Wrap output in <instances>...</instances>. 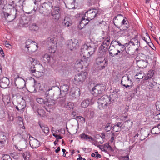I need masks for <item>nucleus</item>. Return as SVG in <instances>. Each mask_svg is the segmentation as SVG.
Returning a JSON list of instances; mask_svg holds the SVG:
<instances>
[{"instance_id":"1","label":"nucleus","mask_w":160,"mask_h":160,"mask_svg":"<svg viewBox=\"0 0 160 160\" xmlns=\"http://www.w3.org/2000/svg\"><path fill=\"white\" fill-rule=\"evenodd\" d=\"M124 17L121 14H119L116 16L114 18V24L116 27L120 30V32L122 30L121 28L123 30H127L129 27V23L127 19Z\"/></svg>"},{"instance_id":"2","label":"nucleus","mask_w":160,"mask_h":160,"mask_svg":"<svg viewBox=\"0 0 160 160\" xmlns=\"http://www.w3.org/2000/svg\"><path fill=\"white\" fill-rule=\"evenodd\" d=\"M113 95H115V96H117V94H114L110 95L109 97L107 95H104L99 98L97 100L99 108L100 110L103 109L108 104H110L111 101H114V99L112 98Z\"/></svg>"},{"instance_id":"3","label":"nucleus","mask_w":160,"mask_h":160,"mask_svg":"<svg viewBox=\"0 0 160 160\" xmlns=\"http://www.w3.org/2000/svg\"><path fill=\"white\" fill-rule=\"evenodd\" d=\"M4 8H3V13L4 17L8 22H11L14 20L18 15V12L17 9L13 8L10 10V12H8V10L7 11L4 10Z\"/></svg>"},{"instance_id":"4","label":"nucleus","mask_w":160,"mask_h":160,"mask_svg":"<svg viewBox=\"0 0 160 160\" xmlns=\"http://www.w3.org/2000/svg\"><path fill=\"white\" fill-rule=\"evenodd\" d=\"M88 47L86 45H84L81 48V55L82 57V59L86 60V63L84 65L85 67H87L90 62L89 57L91 55L87 49Z\"/></svg>"},{"instance_id":"5","label":"nucleus","mask_w":160,"mask_h":160,"mask_svg":"<svg viewBox=\"0 0 160 160\" xmlns=\"http://www.w3.org/2000/svg\"><path fill=\"white\" fill-rule=\"evenodd\" d=\"M52 89H49L47 90L45 92V95H46L47 97L48 98L46 101H45V105L46 106H44L45 109L48 111L50 112L49 110H48V108L51 109L53 107V106L55 105V101L54 100L52 99L49 98L50 95L49 94V92L52 90Z\"/></svg>"},{"instance_id":"6","label":"nucleus","mask_w":160,"mask_h":160,"mask_svg":"<svg viewBox=\"0 0 160 160\" xmlns=\"http://www.w3.org/2000/svg\"><path fill=\"white\" fill-rule=\"evenodd\" d=\"M51 2H48L42 4L39 8V12L42 14L43 13L49 12L53 8Z\"/></svg>"},{"instance_id":"7","label":"nucleus","mask_w":160,"mask_h":160,"mask_svg":"<svg viewBox=\"0 0 160 160\" xmlns=\"http://www.w3.org/2000/svg\"><path fill=\"white\" fill-rule=\"evenodd\" d=\"M121 83L126 88L130 89L132 86L133 82L132 80L130 79L128 76L126 75L122 77Z\"/></svg>"},{"instance_id":"8","label":"nucleus","mask_w":160,"mask_h":160,"mask_svg":"<svg viewBox=\"0 0 160 160\" xmlns=\"http://www.w3.org/2000/svg\"><path fill=\"white\" fill-rule=\"evenodd\" d=\"M61 10L58 6H55L52 9L51 15L53 19L58 20L60 17Z\"/></svg>"},{"instance_id":"9","label":"nucleus","mask_w":160,"mask_h":160,"mask_svg":"<svg viewBox=\"0 0 160 160\" xmlns=\"http://www.w3.org/2000/svg\"><path fill=\"white\" fill-rule=\"evenodd\" d=\"M88 76V73L86 72H82L76 75L74 77L75 83H81L86 79Z\"/></svg>"},{"instance_id":"10","label":"nucleus","mask_w":160,"mask_h":160,"mask_svg":"<svg viewBox=\"0 0 160 160\" xmlns=\"http://www.w3.org/2000/svg\"><path fill=\"white\" fill-rule=\"evenodd\" d=\"M149 89H151L155 91H159L160 90L159 85L155 82L154 79H150L147 81Z\"/></svg>"},{"instance_id":"11","label":"nucleus","mask_w":160,"mask_h":160,"mask_svg":"<svg viewBox=\"0 0 160 160\" xmlns=\"http://www.w3.org/2000/svg\"><path fill=\"white\" fill-rule=\"evenodd\" d=\"M98 12V11L97 9H90L85 12L84 16L86 17L87 15L88 21H90L97 16Z\"/></svg>"},{"instance_id":"12","label":"nucleus","mask_w":160,"mask_h":160,"mask_svg":"<svg viewBox=\"0 0 160 160\" xmlns=\"http://www.w3.org/2000/svg\"><path fill=\"white\" fill-rule=\"evenodd\" d=\"M68 48L72 51L77 48L79 46L78 40L76 39H71L67 42Z\"/></svg>"},{"instance_id":"13","label":"nucleus","mask_w":160,"mask_h":160,"mask_svg":"<svg viewBox=\"0 0 160 160\" xmlns=\"http://www.w3.org/2000/svg\"><path fill=\"white\" fill-rule=\"evenodd\" d=\"M96 62L98 66V68L100 69L104 68L108 65V61L105 60L104 58L102 57H98L96 59Z\"/></svg>"},{"instance_id":"14","label":"nucleus","mask_w":160,"mask_h":160,"mask_svg":"<svg viewBox=\"0 0 160 160\" xmlns=\"http://www.w3.org/2000/svg\"><path fill=\"white\" fill-rule=\"evenodd\" d=\"M26 106V103L23 102L18 103L17 105H14L17 111L21 113H22L24 111Z\"/></svg>"},{"instance_id":"15","label":"nucleus","mask_w":160,"mask_h":160,"mask_svg":"<svg viewBox=\"0 0 160 160\" xmlns=\"http://www.w3.org/2000/svg\"><path fill=\"white\" fill-rule=\"evenodd\" d=\"M10 83L9 80L6 77H3L0 80V86L2 88H6L8 86Z\"/></svg>"},{"instance_id":"16","label":"nucleus","mask_w":160,"mask_h":160,"mask_svg":"<svg viewBox=\"0 0 160 160\" xmlns=\"http://www.w3.org/2000/svg\"><path fill=\"white\" fill-rule=\"evenodd\" d=\"M29 143L31 147L33 149L37 148L40 146V143L39 141L33 137L32 139H30Z\"/></svg>"},{"instance_id":"17","label":"nucleus","mask_w":160,"mask_h":160,"mask_svg":"<svg viewBox=\"0 0 160 160\" xmlns=\"http://www.w3.org/2000/svg\"><path fill=\"white\" fill-rule=\"evenodd\" d=\"M86 60L82 59L81 60H78L75 63V67L77 69H82L84 67H86L84 65L86 63Z\"/></svg>"},{"instance_id":"18","label":"nucleus","mask_w":160,"mask_h":160,"mask_svg":"<svg viewBox=\"0 0 160 160\" xmlns=\"http://www.w3.org/2000/svg\"><path fill=\"white\" fill-rule=\"evenodd\" d=\"M88 47V48L87 49L88 51L89 52L90 54L92 55L96 51L97 47L96 45L92 42L87 43V44H85Z\"/></svg>"},{"instance_id":"19","label":"nucleus","mask_w":160,"mask_h":160,"mask_svg":"<svg viewBox=\"0 0 160 160\" xmlns=\"http://www.w3.org/2000/svg\"><path fill=\"white\" fill-rule=\"evenodd\" d=\"M117 51V47L114 45L110 46L109 48V54L112 57H114L117 55V53L116 52Z\"/></svg>"},{"instance_id":"20","label":"nucleus","mask_w":160,"mask_h":160,"mask_svg":"<svg viewBox=\"0 0 160 160\" xmlns=\"http://www.w3.org/2000/svg\"><path fill=\"white\" fill-rule=\"evenodd\" d=\"M148 63L147 60L142 59L138 60L137 61V64L138 67L142 68H145L147 66Z\"/></svg>"},{"instance_id":"21","label":"nucleus","mask_w":160,"mask_h":160,"mask_svg":"<svg viewBox=\"0 0 160 160\" xmlns=\"http://www.w3.org/2000/svg\"><path fill=\"white\" fill-rule=\"evenodd\" d=\"M154 74V71L153 70H149L146 74H145L143 80L149 81L150 79H153L152 78Z\"/></svg>"},{"instance_id":"22","label":"nucleus","mask_w":160,"mask_h":160,"mask_svg":"<svg viewBox=\"0 0 160 160\" xmlns=\"http://www.w3.org/2000/svg\"><path fill=\"white\" fill-rule=\"evenodd\" d=\"M7 137L6 134L4 132H2L0 135V147H2L4 145Z\"/></svg>"},{"instance_id":"23","label":"nucleus","mask_w":160,"mask_h":160,"mask_svg":"<svg viewBox=\"0 0 160 160\" xmlns=\"http://www.w3.org/2000/svg\"><path fill=\"white\" fill-rule=\"evenodd\" d=\"M38 124L42 130L43 132L46 133H48L49 131V128L47 125H46L39 121L38 122Z\"/></svg>"},{"instance_id":"24","label":"nucleus","mask_w":160,"mask_h":160,"mask_svg":"<svg viewBox=\"0 0 160 160\" xmlns=\"http://www.w3.org/2000/svg\"><path fill=\"white\" fill-rule=\"evenodd\" d=\"M123 125V123L122 122H118L112 127L113 130L115 132L120 131L122 129V128Z\"/></svg>"},{"instance_id":"25","label":"nucleus","mask_w":160,"mask_h":160,"mask_svg":"<svg viewBox=\"0 0 160 160\" xmlns=\"http://www.w3.org/2000/svg\"><path fill=\"white\" fill-rule=\"evenodd\" d=\"M62 25L65 27H68L72 24V22L70 18L66 17L64 18L62 23Z\"/></svg>"},{"instance_id":"26","label":"nucleus","mask_w":160,"mask_h":160,"mask_svg":"<svg viewBox=\"0 0 160 160\" xmlns=\"http://www.w3.org/2000/svg\"><path fill=\"white\" fill-rule=\"evenodd\" d=\"M21 124L20 126L17 128V131L18 133L21 135L25 131V127L24 126L23 122L22 121L20 122Z\"/></svg>"},{"instance_id":"27","label":"nucleus","mask_w":160,"mask_h":160,"mask_svg":"<svg viewBox=\"0 0 160 160\" xmlns=\"http://www.w3.org/2000/svg\"><path fill=\"white\" fill-rule=\"evenodd\" d=\"M32 43L29 47L28 49L29 52H34L36 51L38 49V45L37 43H35V42Z\"/></svg>"},{"instance_id":"28","label":"nucleus","mask_w":160,"mask_h":160,"mask_svg":"<svg viewBox=\"0 0 160 160\" xmlns=\"http://www.w3.org/2000/svg\"><path fill=\"white\" fill-rule=\"evenodd\" d=\"M152 133V134H155L160 133V124H158L157 126L153 127L151 131Z\"/></svg>"},{"instance_id":"29","label":"nucleus","mask_w":160,"mask_h":160,"mask_svg":"<svg viewBox=\"0 0 160 160\" xmlns=\"http://www.w3.org/2000/svg\"><path fill=\"white\" fill-rule=\"evenodd\" d=\"M72 97L75 98H79L80 95V90L79 88H77L72 93Z\"/></svg>"},{"instance_id":"30","label":"nucleus","mask_w":160,"mask_h":160,"mask_svg":"<svg viewBox=\"0 0 160 160\" xmlns=\"http://www.w3.org/2000/svg\"><path fill=\"white\" fill-rule=\"evenodd\" d=\"M85 16L84 17H83L82 18V19L81 21L80 22V25L81 27H82L85 26L88 23V22L89 21H88V20L87 19H85Z\"/></svg>"},{"instance_id":"31","label":"nucleus","mask_w":160,"mask_h":160,"mask_svg":"<svg viewBox=\"0 0 160 160\" xmlns=\"http://www.w3.org/2000/svg\"><path fill=\"white\" fill-rule=\"evenodd\" d=\"M90 102L89 99H88L84 100L81 103V107L83 108L87 107L89 104Z\"/></svg>"},{"instance_id":"32","label":"nucleus","mask_w":160,"mask_h":160,"mask_svg":"<svg viewBox=\"0 0 160 160\" xmlns=\"http://www.w3.org/2000/svg\"><path fill=\"white\" fill-rule=\"evenodd\" d=\"M39 28L38 25L35 23H32L29 25V29L31 31H37Z\"/></svg>"},{"instance_id":"33","label":"nucleus","mask_w":160,"mask_h":160,"mask_svg":"<svg viewBox=\"0 0 160 160\" xmlns=\"http://www.w3.org/2000/svg\"><path fill=\"white\" fill-rule=\"evenodd\" d=\"M75 2V0H70L68 1L67 4L69 9H72L75 8L74 4Z\"/></svg>"},{"instance_id":"34","label":"nucleus","mask_w":160,"mask_h":160,"mask_svg":"<svg viewBox=\"0 0 160 160\" xmlns=\"http://www.w3.org/2000/svg\"><path fill=\"white\" fill-rule=\"evenodd\" d=\"M96 89L98 90L99 93L100 94L102 93L105 88L104 86L102 84L96 85Z\"/></svg>"},{"instance_id":"35","label":"nucleus","mask_w":160,"mask_h":160,"mask_svg":"<svg viewBox=\"0 0 160 160\" xmlns=\"http://www.w3.org/2000/svg\"><path fill=\"white\" fill-rule=\"evenodd\" d=\"M51 58L52 57L49 53L45 54L43 57L44 60L47 63L50 62Z\"/></svg>"},{"instance_id":"36","label":"nucleus","mask_w":160,"mask_h":160,"mask_svg":"<svg viewBox=\"0 0 160 160\" xmlns=\"http://www.w3.org/2000/svg\"><path fill=\"white\" fill-rule=\"evenodd\" d=\"M22 156L25 160H30V152L28 151H27L23 153Z\"/></svg>"},{"instance_id":"37","label":"nucleus","mask_w":160,"mask_h":160,"mask_svg":"<svg viewBox=\"0 0 160 160\" xmlns=\"http://www.w3.org/2000/svg\"><path fill=\"white\" fill-rule=\"evenodd\" d=\"M122 56L125 57L126 58H129L131 55V53L129 51H127L126 49H125V51L122 52Z\"/></svg>"},{"instance_id":"38","label":"nucleus","mask_w":160,"mask_h":160,"mask_svg":"<svg viewBox=\"0 0 160 160\" xmlns=\"http://www.w3.org/2000/svg\"><path fill=\"white\" fill-rule=\"evenodd\" d=\"M104 45L102 44L99 47V49L101 53H103L104 54V52L108 51V47L107 46H104Z\"/></svg>"},{"instance_id":"39","label":"nucleus","mask_w":160,"mask_h":160,"mask_svg":"<svg viewBox=\"0 0 160 160\" xmlns=\"http://www.w3.org/2000/svg\"><path fill=\"white\" fill-rule=\"evenodd\" d=\"M91 92L92 94L95 96H97L98 94H100L99 93L98 90L96 89V86L92 88Z\"/></svg>"},{"instance_id":"40","label":"nucleus","mask_w":160,"mask_h":160,"mask_svg":"<svg viewBox=\"0 0 160 160\" xmlns=\"http://www.w3.org/2000/svg\"><path fill=\"white\" fill-rule=\"evenodd\" d=\"M114 45V46L117 47V45L120 46L122 45V44L118 40H113L111 43V45Z\"/></svg>"},{"instance_id":"41","label":"nucleus","mask_w":160,"mask_h":160,"mask_svg":"<svg viewBox=\"0 0 160 160\" xmlns=\"http://www.w3.org/2000/svg\"><path fill=\"white\" fill-rule=\"evenodd\" d=\"M47 40L48 44H54L56 42V39L53 37H51L48 38Z\"/></svg>"},{"instance_id":"42","label":"nucleus","mask_w":160,"mask_h":160,"mask_svg":"<svg viewBox=\"0 0 160 160\" xmlns=\"http://www.w3.org/2000/svg\"><path fill=\"white\" fill-rule=\"evenodd\" d=\"M125 127L127 128H129L131 127L132 125L133 122L129 120H127L125 122Z\"/></svg>"},{"instance_id":"43","label":"nucleus","mask_w":160,"mask_h":160,"mask_svg":"<svg viewBox=\"0 0 160 160\" xmlns=\"http://www.w3.org/2000/svg\"><path fill=\"white\" fill-rule=\"evenodd\" d=\"M103 39H104V40L102 44L108 46L110 42V39L109 38L105 37L104 38H103Z\"/></svg>"},{"instance_id":"44","label":"nucleus","mask_w":160,"mask_h":160,"mask_svg":"<svg viewBox=\"0 0 160 160\" xmlns=\"http://www.w3.org/2000/svg\"><path fill=\"white\" fill-rule=\"evenodd\" d=\"M144 75L145 74L144 72L142 71H140L136 74V76H138V77L137 78L140 79H142L143 78H144Z\"/></svg>"},{"instance_id":"45","label":"nucleus","mask_w":160,"mask_h":160,"mask_svg":"<svg viewBox=\"0 0 160 160\" xmlns=\"http://www.w3.org/2000/svg\"><path fill=\"white\" fill-rule=\"evenodd\" d=\"M28 60L31 62V65H35L38 64L37 60L34 58L32 57H29Z\"/></svg>"},{"instance_id":"46","label":"nucleus","mask_w":160,"mask_h":160,"mask_svg":"<svg viewBox=\"0 0 160 160\" xmlns=\"http://www.w3.org/2000/svg\"><path fill=\"white\" fill-rule=\"evenodd\" d=\"M32 42H34L32 41L30 39H28L25 42V48H27L28 49V47H29L31 44H32Z\"/></svg>"},{"instance_id":"47","label":"nucleus","mask_w":160,"mask_h":160,"mask_svg":"<svg viewBox=\"0 0 160 160\" xmlns=\"http://www.w3.org/2000/svg\"><path fill=\"white\" fill-rule=\"evenodd\" d=\"M69 86L65 84H64L61 86V88L62 90L64 92H66L68 91L69 89Z\"/></svg>"},{"instance_id":"48","label":"nucleus","mask_w":160,"mask_h":160,"mask_svg":"<svg viewBox=\"0 0 160 160\" xmlns=\"http://www.w3.org/2000/svg\"><path fill=\"white\" fill-rule=\"evenodd\" d=\"M6 116V113L4 111L2 110H0V119H3Z\"/></svg>"},{"instance_id":"49","label":"nucleus","mask_w":160,"mask_h":160,"mask_svg":"<svg viewBox=\"0 0 160 160\" xmlns=\"http://www.w3.org/2000/svg\"><path fill=\"white\" fill-rule=\"evenodd\" d=\"M111 127L112 126L111 125V124L108 123L106 124L104 129L106 132H109L111 130Z\"/></svg>"},{"instance_id":"50","label":"nucleus","mask_w":160,"mask_h":160,"mask_svg":"<svg viewBox=\"0 0 160 160\" xmlns=\"http://www.w3.org/2000/svg\"><path fill=\"white\" fill-rule=\"evenodd\" d=\"M121 74L117 73L114 76L113 78L115 80V81H118L120 80V78L121 77Z\"/></svg>"},{"instance_id":"51","label":"nucleus","mask_w":160,"mask_h":160,"mask_svg":"<svg viewBox=\"0 0 160 160\" xmlns=\"http://www.w3.org/2000/svg\"><path fill=\"white\" fill-rule=\"evenodd\" d=\"M37 101L40 104H44L45 105V101L41 98H38L36 99Z\"/></svg>"},{"instance_id":"52","label":"nucleus","mask_w":160,"mask_h":160,"mask_svg":"<svg viewBox=\"0 0 160 160\" xmlns=\"http://www.w3.org/2000/svg\"><path fill=\"white\" fill-rule=\"evenodd\" d=\"M11 156L13 158L16 159H18L19 157V154L16 152L11 153Z\"/></svg>"},{"instance_id":"53","label":"nucleus","mask_w":160,"mask_h":160,"mask_svg":"<svg viewBox=\"0 0 160 160\" xmlns=\"http://www.w3.org/2000/svg\"><path fill=\"white\" fill-rule=\"evenodd\" d=\"M37 112L40 116H43L45 114L44 111L42 109H38L37 110Z\"/></svg>"},{"instance_id":"54","label":"nucleus","mask_w":160,"mask_h":160,"mask_svg":"<svg viewBox=\"0 0 160 160\" xmlns=\"http://www.w3.org/2000/svg\"><path fill=\"white\" fill-rule=\"evenodd\" d=\"M35 65H31L30 67L29 68V71L31 73L35 72L36 71V69H35Z\"/></svg>"},{"instance_id":"55","label":"nucleus","mask_w":160,"mask_h":160,"mask_svg":"<svg viewBox=\"0 0 160 160\" xmlns=\"http://www.w3.org/2000/svg\"><path fill=\"white\" fill-rule=\"evenodd\" d=\"M74 107V103L72 102H69L68 103L67 106V107L68 109H73Z\"/></svg>"},{"instance_id":"56","label":"nucleus","mask_w":160,"mask_h":160,"mask_svg":"<svg viewBox=\"0 0 160 160\" xmlns=\"http://www.w3.org/2000/svg\"><path fill=\"white\" fill-rule=\"evenodd\" d=\"M3 160H12L10 156L8 155H4L2 157Z\"/></svg>"},{"instance_id":"57","label":"nucleus","mask_w":160,"mask_h":160,"mask_svg":"<svg viewBox=\"0 0 160 160\" xmlns=\"http://www.w3.org/2000/svg\"><path fill=\"white\" fill-rule=\"evenodd\" d=\"M59 100L60 103L61 104H63L65 101L66 98L65 96L62 98H60Z\"/></svg>"},{"instance_id":"58","label":"nucleus","mask_w":160,"mask_h":160,"mask_svg":"<svg viewBox=\"0 0 160 160\" xmlns=\"http://www.w3.org/2000/svg\"><path fill=\"white\" fill-rule=\"evenodd\" d=\"M156 106L157 109L160 111V101H158L156 102Z\"/></svg>"},{"instance_id":"59","label":"nucleus","mask_w":160,"mask_h":160,"mask_svg":"<svg viewBox=\"0 0 160 160\" xmlns=\"http://www.w3.org/2000/svg\"><path fill=\"white\" fill-rule=\"evenodd\" d=\"M53 135L56 138L57 140L60 139L62 138V137L60 135L55 134H53Z\"/></svg>"},{"instance_id":"60","label":"nucleus","mask_w":160,"mask_h":160,"mask_svg":"<svg viewBox=\"0 0 160 160\" xmlns=\"http://www.w3.org/2000/svg\"><path fill=\"white\" fill-rule=\"evenodd\" d=\"M4 44L7 47L9 48V46H11V45L9 44V42L8 41H6L4 42Z\"/></svg>"},{"instance_id":"61","label":"nucleus","mask_w":160,"mask_h":160,"mask_svg":"<svg viewBox=\"0 0 160 160\" xmlns=\"http://www.w3.org/2000/svg\"><path fill=\"white\" fill-rule=\"evenodd\" d=\"M81 138L83 139H87L88 135L85 134H82L81 135Z\"/></svg>"},{"instance_id":"62","label":"nucleus","mask_w":160,"mask_h":160,"mask_svg":"<svg viewBox=\"0 0 160 160\" xmlns=\"http://www.w3.org/2000/svg\"><path fill=\"white\" fill-rule=\"evenodd\" d=\"M115 134L114 133H113L112 135L111 138V142H113V140L115 139Z\"/></svg>"},{"instance_id":"63","label":"nucleus","mask_w":160,"mask_h":160,"mask_svg":"<svg viewBox=\"0 0 160 160\" xmlns=\"http://www.w3.org/2000/svg\"><path fill=\"white\" fill-rule=\"evenodd\" d=\"M138 88V87L134 89V90L133 91H132V93L133 94H135L137 93Z\"/></svg>"},{"instance_id":"64","label":"nucleus","mask_w":160,"mask_h":160,"mask_svg":"<svg viewBox=\"0 0 160 160\" xmlns=\"http://www.w3.org/2000/svg\"><path fill=\"white\" fill-rule=\"evenodd\" d=\"M107 147L108 148V149L109 150H110L111 151H113V150L112 147L109 145V144H108L107 146Z\"/></svg>"}]
</instances>
